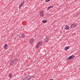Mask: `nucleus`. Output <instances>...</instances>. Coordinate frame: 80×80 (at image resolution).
<instances>
[{
    "label": "nucleus",
    "mask_w": 80,
    "mask_h": 80,
    "mask_svg": "<svg viewBox=\"0 0 80 80\" xmlns=\"http://www.w3.org/2000/svg\"><path fill=\"white\" fill-rule=\"evenodd\" d=\"M50 38L49 36H47L46 38L44 39V42H48L49 41Z\"/></svg>",
    "instance_id": "5"
},
{
    "label": "nucleus",
    "mask_w": 80,
    "mask_h": 80,
    "mask_svg": "<svg viewBox=\"0 0 80 80\" xmlns=\"http://www.w3.org/2000/svg\"><path fill=\"white\" fill-rule=\"evenodd\" d=\"M39 15L41 17H44L45 16V14H44V12H43V11L42 10L41 11L39 12Z\"/></svg>",
    "instance_id": "3"
},
{
    "label": "nucleus",
    "mask_w": 80,
    "mask_h": 80,
    "mask_svg": "<svg viewBox=\"0 0 80 80\" xmlns=\"http://www.w3.org/2000/svg\"><path fill=\"white\" fill-rule=\"evenodd\" d=\"M18 37H19V38H21V37H20V36H18Z\"/></svg>",
    "instance_id": "22"
},
{
    "label": "nucleus",
    "mask_w": 80,
    "mask_h": 80,
    "mask_svg": "<svg viewBox=\"0 0 80 80\" xmlns=\"http://www.w3.org/2000/svg\"><path fill=\"white\" fill-rule=\"evenodd\" d=\"M18 59L16 58L15 59L12 60V62H11L10 63V65H15L18 62Z\"/></svg>",
    "instance_id": "1"
},
{
    "label": "nucleus",
    "mask_w": 80,
    "mask_h": 80,
    "mask_svg": "<svg viewBox=\"0 0 80 80\" xmlns=\"http://www.w3.org/2000/svg\"><path fill=\"white\" fill-rule=\"evenodd\" d=\"M69 28H70V27H69V26H67V25H66L65 27V30H68V29H69Z\"/></svg>",
    "instance_id": "11"
},
{
    "label": "nucleus",
    "mask_w": 80,
    "mask_h": 80,
    "mask_svg": "<svg viewBox=\"0 0 80 80\" xmlns=\"http://www.w3.org/2000/svg\"><path fill=\"white\" fill-rule=\"evenodd\" d=\"M31 78L29 75H27L25 76L22 78V80H30Z\"/></svg>",
    "instance_id": "2"
},
{
    "label": "nucleus",
    "mask_w": 80,
    "mask_h": 80,
    "mask_svg": "<svg viewBox=\"0 0 80 80\" xmlns=\"http://www.w3.org/2000/svg\"><path fill=\"white\" fill-rule=\"evenodd\" d=\"M50 1V0H46L45 2H49Z\"/></svg>",
    "instance_id": "16"
},
{
    "label": "nucleus",
    "mask_w": 80,
    "mask_h": 80,
    "mask_svg": "<svg viewBox=\"0 0 80 80\" xmlns=\"http://www.w3.org/2000/svg\"><path fill=\"white\" fill-rule=\"evenodd\" d=\"M31 78H35V76L34 75H31Z\"/></svg>",
    "instance_id": "17"
},
{
    "label": "nucleus",
    "mask_w": 80,
    "mask_h": 80,
    "mask_svg": "<svg viewBox=\"0 0 80 80\" xmlns=\"http://www.w3.org/2000/svg\"><path fill=\"white\" fill-rule=\"evenodd\" d=\"M29 42L31 43H33V42H34V39L33 38L30 39L29 40Z\"/></svg>",
    "instance_id": "8"
},
{
    "label": "nucleus",
    "mask_w": 80,
    "mask_h": 80,
    "mask_svg": "<svg viewBox=\"0 0 80 80\" xmlns=\"http://www.w3.org/2000/svg\"><path fill=\"white\" fill-rule=\"evenodd\" d=\"M49 7V8H50V9L52 8H53V6H51Z\"/></svg>",
    "instance_id": "18"
},
{
    "label": "nucleus",
    "mask_w": 80,
    "mask_h": 80,
    "mask_svg": "<svg viewBox=\"0 0 80 80\" xmlns=\"http://www.w3.org/2000/svg\"><path fill=\"white\" fill-rule=\"evenodd\" d=\"M46 17H49V16H50V15L47 14V15H46Z\"/></svg>",
    "instance_id": "19"
},
{
    "label": "nucleus",
    "mask_w": 80,
    "mask_h": 80,
    "mask_svg": "<svg viewBox=\"0 0 80 80\" xmlns=\"http://www.w3.org/2000/svg\"><path fill=\"white\" fill-rule=\"evenodd\" d=\"M12 74L11 73H10L9 74V77L10 78H12Z\"/></svg>",
    "instance_id": "14"
},
{
    "label": "nucleus",
    "mask_w": 80,
    "mask_h": 80,
    "mask_svg": "<svg viewBox=\"0 0 80 80\" xmlns=\"http://www.w3.org/2000/svg\"><path fill=\"white\" fill-rule=\"evenodd\" d=\"M75 57V56L73 55H72V56L69 57V59H70V60H72V59L74 58Z\"/></svg>",
    "instance_id": "10"
},
{
    "label": "nucleus",
    "mask_w": 80,
    "mask_h": 80,
    "mask_svg": "<svg viewBox=\"0 0 80 80\" xmlns=\"http://www.w3.org/2000/svg\"><path fill=\"white\" fill-rule=\"evenodd\" d=\"M42 42H39L36 48H38L40 46L42 45Z\"/></svg>",
    "instance_id": "7"
},
{
    "label": "nucleus",
    "mask_w": 80,
    "mask_h": 80,
    "mask_svg": "<svg viewBox=\"0 0 80 80\" xmlns=\"http://www.w3.org/2000/svg\"><path fill=\"white\" fill-rule=\"evenodd\" d=\"M50 80H53L52 79H50Z\"/></svg>",
    "instance_id": "23"
},
{
    "label": "nucleus",
    "mask_w": 80,
    "mask_h": 80,
    "mask_svg": "<svg viewBox=\"0 0 80 80\" xmlns=\"http://www.w3.org/2000/svg\"><path fill=\"white\" fill-rule=\"evenodd\" d=\"M77 27V24L76 23L72 24L71 26V28H76Z\"/></svg>",
    "instance_id": "6"
},
{
    "label": "nucleus",
    "mask_w": 80,
    "mask_h": 80,
    "mask_svg": "<svg viewBox=\"0 0 80 80\" xmlns=\"http://www.w3.org/2000/svg\"><path fill=\"white\" fill-rule=\"evenodd\" d=\"M25 34H23L22 35V38H25Z\"/></svg>",
    "instance_id": "15"
},
{
    "label": "nucleus",
    "mask_w": 80,
    "mask_h": 80,
    "mask_svg": "<svg viewBox=\"0 0 80 80\" xmlns=\"http://www.w3.org/2000/svg\"><path fill=\"white\" fill-rule=\"evenodd\" d=\"M24 3H25V1H23L19 5V10H20L21 7H23V5H24Z\"/></svg>",
    "instance_id": "4"
},
{
    "label": "nucleus",
    "mask_w": 80,
    "mask_h": 80,
    "mask_svg": "<svg viewBox=\"0 0 80 80\" xmlns=\"http://www.w3.org/2000/svg\"><path fill=\"white\" fill-rule=\"evenodd\" d=\"M50 7H48L47 9V10H49V9H50V8H49Z\"/></svg>",
    "instance_id": "20"
},
{
    "label": "nucleus",
    "mask_w": 80,
    "mask_h": 80,
    "mask_svg": "<svg viewBox=\"0 0 80 80\" xmlns=\"http://www.w3.org/2000/svg\"><path fill=\"white\" fill-rule=\"evenodd\" d=\"M4 49V50H6V49H8V45H7V44H5L3 47Z\"/></svg>",
    "instance_id": "9"
},
{
    "label": "nucleus",
    "mask_w": 80,
    "mask_h": 80,
    "mask_svg": "<svg viewBox=\"0 0 80 80\" xmlns=\"http://www.w3.org/2000/svg\"><path fill=\"white\" fill-rule=\"evenodd\" d=\"M42 23H46V22H47V20H43L42 21Z\"/></svg>",
    "instance_id": "13"
},
{
    "label": "nucleus",
    "mask_w": 80,
    "mask_h": 80,
    "mask_svg": "<svg viewBox=\"0 0 80 80\" xmlns=\"http://www.w3.org/2000/svg\"><path fill=\"white\" fill-rule=\"evenodd\" d=\"M67 60H68L69 59V60H70V58H69V57L68 58H67Z\"/></svg>",
    "instance_id": "21"
},
{
    "label": "nucleus",
    "mask_w": 80,
    "mask_h": 80,
    "mask_svg": "<svg viewBox=\"0 0 80 80\" xmlns=\"http://www.w3.org/2000/svg\"><path fill=\"white\" fill-rule=\"evenodd\" d=\"M68 49H69V48H68V47H67L64 48L65 50H66V51L68 50Z\"/></svg>",
    "instance_id": "12"
}]
</instances>
